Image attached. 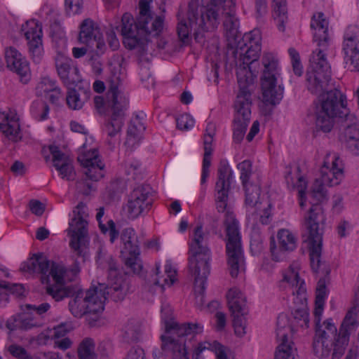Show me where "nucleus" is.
<instances>
[{
    "label": "nucleus",
    "instance_id": "f257e3e1",
    "mask_svg": "<svg viewBox=\"0 0 359 359\" xmlns=\"http://www.w3.org/2000/svg\"><path fill=\"white\" fill-rule=\"evenodd\" d=\"M108 278L107 283H98V287L86 292L76 290L73 286H65L66 282L74 280L80 272V268L75 262L72 268L67 270L64 264L50 262L42 253L34 254L23 264L21 270L29 273L41 275V280L46 284V292L56 302L65 297L74 296L69 302V310L76 318L85 315H96L104 310V304L108 298L114 302L123 300L128 285L122 277L117 276L116 264L111 256L107 258Z\"/></svg>",
    "mask_w": 359,
    "mask_h": 359
},
{
    "label": "nucleus",
    "instance_id": "f03ea898",
    "mask_svg": "<svg viewBox=\"0 0 359 359\" xmlns=\"http://www.w3.org/2000/svg\"><path fill=\"white\" fill-rule=\"evenodd\" d=\"M215 8L205 9L199 6L198 0H190L187 17L177 14V33L180 41L188 45L193 34L199 42L204 34L217 28L219 18L223 17V25L227 40L236 43L241 34L238 30L239 20L236 15V0H210Z\"/></svg>",
    "mask_w": 359,
    "mask_h": 359
},
{
    "label": "nucleus",
    "instance_id": "7ed1b4c3",
    "mask_svg": "<svg viewBox=\"0 0 359 359\" xmlns=\"http://www.w3.org/2000/svg\"><path fill=\"white\" fill-rule=\"evenodd\" d=\"M326 295L325 280L320 278L318 282L315 300L316 328L313 341V352L319 358H327L331 355L332 359H339L344 353L349 341V336L355 330L358 323L351 318L350 313L346 315L339 332L330 319L326 320L320 325V316L323 311Z\"/></svg>",
    "mask_w": 359,
    "mask_h": 359
},
{
    "label": "nucleus",
    "instance_id": "20e7f679",
    "mask_svg": "<svg viewBox=\"0 0 359 359\" xmlns=\"http://www.w3.org/2000/svg\"><path fill=\"white\" fill-rule=\"evenodd\" d=\"M314 29L313 40L318 48L309 57V69L306 73L307 89L313 94L322 93L327 88L331 79V67L327 60V49L330 44L328 22L321 12L313 15L311 22Z\"/></svg>",
    "mask_w": 359,
    "mask_h": 359
},
{
    "label": "nucleus",
    "instance_id": "39448f33",
    "mask_svg": "<svg viewBox=\"0 0 359 359\" xmlns=\"http://www.w3.org/2000/svg\"><path fill=\"white\" fill-rule=\"evenodd\" d=\"M107 93L105 97L95 96L94 104L99 114L111 112L105 128L110 140L108 143L114 145L123 126L125 111L128 106V99L123 91V83L118 75L112 74L107 81Z\"/></svg>",
    "mask_w": 359,
    "mask_h": 359
},
{
    "label": "nucleus",
    "instance_id": "423d86ee",
    "mask_svg": "<svg viewBox=\"0 0 359 359\" xmlns=\"http://www.w3.org/2000/svg\"><path fill=\"white\" fill-rule=\"evenodd\" d=\"M207 238L202 226H197L189 245V271L194 277V292L200 304L203 302L206 278L210 273V252L207 246Z\"/></svg>",
    "mask_w": 359,
    "mask_h": 359
},
{
    "label": "nucleus",
    "instance_id": "0eeeda50",
    "mask_svg": "<svg viewBox=\"0 0 359 359\" xmlns=\"http://www.w3.org/2000/svg\"><path fill=\"white\" fill-rule=\"evenodd\" d=\"M261 32L255 29L244 34L243 41H238L233 52L236 76L238 86L243 81L247 91L251 93L253 86V78L251 72V65L257 60L261 52Z\"/></svg>",
    "mask_w": 359,
    "mask_h": 359
},
{
    "label": "nucleus",
    "instance_id": "6e6552de",
    "mask_svg": "<svg viewBox=\"0 0 359 359\" xmlns=\"http://www.w3.org/2000/svg\"><path fill=\"white\" fill-rule=\"evenodd\" d=\"M304 224L308 233L311 266L315 273L325 269V264L321 261L323 236L325 216L323 207L313 204L304 215Z\"/></svg>",
    "mask_w": 359,
    "mask_h": 359
},
{
    "label": "nucleus",
    "instance_id": "1a4fd4ad",
    "mask_svg": "<svg viewBox=\"0 0 359 359\" xmlns=\"http://www.w3.org/2000/svg\"><path fill=\"white\" fill-rule=\"evenodd\" d=\"M323 92L319 93L321 95V104L316 112V125L317 128L328 133L333 127L334 118L339 116L343 118L346 113L349 111L344 104L346 97L339 90L334 89L322 94Z\"/></svg>",
    "mask_w": 359,
    "mask_h": 359
},
{
    "label": "nucleus",
    "instance_id": "9d476101",
    "mask_svg": "<svg viewBox=\"0 0 359 359\" xmlns=\"http://www.w3.org/2000/svg\"><path fill=\"white\" fill-rule=\"evenodd\" d=\"M264 69L261 77L262 101L266 105L274 106L283 96V88L278 83L280 73L278 60L271 53H265L262 57Z\"/></svg>",
    "mask_w": 359,
    "mask_h": 359
},
{
    "label": "nucleus",
    "instance_id": "9b49d317",
    "mask_svg": "<svg viewBox=\"0 0 359 359\" xmlns=\"http://www.w3.org/2000/svg\"><path fill=\"white\" fill-rule=\"evenodd\" d=\"M283 283L287 285L288 289L290 290L292 295L297 294L299 297L300 301L306 300L304 287V282L299 279L298 272L293 268H290L283 275ZM292 320L291 325L287 326V323L285 325V332L287 334L288 332H294L299 328L306 329L309 327V315L306 306L302 302V306L295 309L292 313ZM281 316H285L282 314ZM287 318V317H285ZM287 319V318H286ZM288 323V320H287Z\"/></svg>",
    "mask_w": 359,
    "mask_h": 359
},
{
    "label": "nucleus",
    "instance_id": "f8f14e48",
    "mask_svg": "<svg viewBox=\"0 0 359 359\" xmlns=\"http://www.w3.org/2000/svg\"><path fill=\"white\" fill-rule=\"evenodd\" d=\"M227 265L232 278L245 271V260L242 250L238 222L232 215H227L225 219Z\"/></svg>",
    "mask_w": 359,
    "mask_h": 359
},
{
    "label": "nucleus",
    "instance_id": "ddd939ff",
    "mask_svg": "<svg viewBox=\"0 0 359 359\" xmlns=\"http://www.w3.org/2000/svg\"><path fill=\"white\" fill-rule=\"evenodd\" d=\"M320 178H317L312 186V196L318 202L326 199L325 186L332 187L339 184L343 177L342 162L335 153H328L320 170Z\"/></svg>",
    "mask_w": 359,
    "mask_h": 359
},
{
    "label": "nucleus",
    "instance_id": "4468645a",
    "mask_svg": "<svg viewBox=\"0 0 359 359\" xmlns=\"http://www.w3.org/2000/svg\"><path fill=\"white\" fill-rule=\"evenodd\" d=\"M89 214L86 204L80 202L73 210V217L69 223L67 234L70 246L77 255H81L88 242Z\"/></svg>",
    "mask_w": 359,
    "mask_h": 359
},
{
    "label": "nucleus",
    "instance_id": "2eb2a0df",
    "mask_svg": "<svg viewBox=\"0 0 359 359\" xmlns=\"http://www.w3.org/2000/svg\"><path fill=\"white\" fill-rule=\"evenodd\" d=\"M242 82L234 104L233 139L236 143L243 140L251 116V93L245 90Z\"/></svg>",
    "mask_w": 359,
    "mask_h": 359
},
{
    "label": "nucleus",
    "instance_id": "dca6fc26",
    "mask_svg": "<svg viewBox=\"0 0 359 359\" xmlns=\"http://www.w3.org/2000/svg\"><path fill=\"white\" fill-rule=\"evenodd\" d=\"M163 319L165 323V334L161 335V339L162 341V348L164 352L165 349L163 348V343L167 341L172 344L183 343L184 348L187 350L185 346V339L184 337L190 334H199L203 331V326L199 323H184L178 324L175 321L165 319V315H168L170 310L168 307H163L161 310ZM166 355V353H165Z\"/></svg>",
    "mask_w": 359,
    "mask_h": 359
},
{
    "label": "nucleus",
    "instance_id": "f3484780",
    "mask_svg": "<svg viewBox=\"0 0 359 359\" xmlns=\"http://www.w3.org/2000/svg\"><path fill=\"white\" fill-rule=\"evenodd\" d=\"M165 349L166 356L170 359H189L187 351L184 348L183 343L172 344L165 341L163 346ZM205 350H210L215 353L216 359H229L227 356V348L217 342L204 341L200 343L196 349V355L193 359H200V354Z\"/></svg>",
    "mask_w": 359,
    "mask_h": 359
},
{
    "label": "nucleus",
    "instance_id": "a211bd4d",
    "mask_svg": "<svg viewBox=\"0 0 359 359\" xmlns=\"http://www.w3.org/2000/svg\"><path fill=\"white\" fill-rule=\"evenodd\" d=\"M153 201V189L149 184L135 187L130 193L126 205L128 217L135 219L144 212H148Z\"/></svg>",
    "mask_w": 359,
    "mask_h": 359
},
{
    "label": "nucleus",
    "instance_id": "6ab92c4d",
    "mask_svg": "<svg viewBox=\"0 0 359 359\" xmlns=\"http://www.w3.org/2000/svg\"><path fill=\"white\" fill-rule=\"evenodd\" d=\"M121 34L123 36V43L129 49H133L138 43L142 41V37L147 35L154 36V32H151L149 26L147 29H142L139 25V20L135 22L133 16L129 13L123 14L122 19Z\"/></svg>",
    "mask_w": 359,
    "mask_h": 359
},
{
    "label": "nucleus",
    "instance_id": "aec40b11",
    "mask_svg": "<svg viewBox=\"0 0 359 359\" xmlns=\"http://www.w3.org/2000/svg\"><path fill=\"white\" fill-rule=\"evenodd\" d=\"M232 176L233 172L228 162L222 160L217 169V180L215 184V201L219 212H224L226 209Z\"/></svg>",
    "mask_w": 359,
    "mask_h": 359
},
{
    "label": "nucleus",
    "instance_id": "412c9836",
    "mask_svg": "<svg viewBox=\"0 0 359 359\" xmlns=\"http://www.w3.org/2000/svg\"><path fill=\"white\" fill-rule=\"evenodd\" d=\"M278 245L273 239L271 241L272 258L276 262L283 261L286 258L287 252L294 250L297 246V236L289 229H282L277 233Z\"/></svg>",
    "mask_w": 359,
    "mask_h": 359
},
{
    "label": "nucleus",
    "instance_id": "4be33fe9",
    "mask_svg": "<svg viewBox=\"0 0 359 359\" xmlns=\"http://www.w3.org/2000/svg\"><path fill=\"white\" fill-rule=\"evenodd\" d=\"M55 67L65 86L69 88L81 81L78 67L74 61L62 52H59L55 58Z\"/></svg>",
    "mask_w": 359,
    "mask_h": 359
},
{
    "label": "nucleus",
    "instance_id": "5701e85b",
    "mask_svg": "<svg viewBox=\"0 0 359 359\" xmlns=\"http://www.w3.org/2000/svg\"><path fill=\"white\" fill-rule=\"evenodd\" d=\"M27 29L25 32V36L27 40L29 54L36 63L41 61L43 54L42 43V27L35 20L27 22Z\"/></svg>",
    "mask_w": 359,
    "mask_h": 359
},
{
    "label": "nucleus",
    "instance_id": "b1692460",
    "mask_svg": "<svg viewBox=\"0 0 359 359\" xmlns=\"http://www.w3.org/2000/svg\"><path fill=\"white\" fill-rule=\"evenodd\" d=\"M287 319L285 316H279L277 320L276 337L280 341L274 354V359H297V349L294 343L288 339L285 332Z\"/></svg>",
    "mask_w": 359,
    "mask_h": 359
},
{
    "label": "nucleus",
    "instance_id": "393cba45",
    "mask_svg": "<svg viewBox=\"0 0 359 359\" xmlns=\"http://www.w3.org/2000/svg\"><path fill=\"white\" fill-rule=\"evenodd\" d=\"M78 161L85 169L84 175L87 177L98 181L104 176V163L99 158L98 151L95 149L80 154L77 157Z\"/></svg>",
    "mask_w": 359,
    "mask_h": 359
},
{
    "label": "nucleus",
    "instance_id": "a878e982",
    "mask_svg": "<svg viewBox=\"0 0 359 359\" xmlns=\"http://www.w3.org/2000/svg\"><path fill=\"white\" fill-rule=\"evenodd\" d=\"M341 127L348 149L353 154H359V120L353 114L346 113Z\"/></svg>",
    "mask_w": 359,
    "mask_h": 359
},
{
    "label": "nucleus",
    "instance_id": "bb28decb",
    "mask_svg": "<svg viewBox=\"0 0 359 359\" xmlns=\"http://www.w3.org/2000/svg\"><path fill=\"white\" fill-rule=\"evenodd\" d=\"M79 40L89 47L95 46L101 52L105 47L100 29L90 19L84 20L80 25Z\"/></svg>",
    "mask_w": 359,
    "mask_h": 359
},
{
    "label": "nucleus",
    "instance_id": "cd10ccee",
    "mask_svg": "<svg viewBox=\"0 0 359 359\" xmlns=\"http://www.w3.org/2000/svg\"><path fill=\"white\" fill-rule=\"evenodd\" d=\"M5 58L7 67L18 74L22 83H27L30 75L29 67L21 53L16 48L9 47L6 49Z\"/></svg>",
    "mask_w": 359,
    "mask_h": 359
},
{
    "label": "nucleus",
    "instance_id": "c85d7f7f",
    "mask_svg": "<svg viewBox=\"0 0 359 359\" xmlns=\"http://www.w3.org/2000/svg\"><path fill=\"white\" fill-rule=\"evenodd\" d=\"M343 50L351 65L356 71H359V29L356 27H348L344 35Z\"/></svg>",
    "mask_w": 359,
    "mask_h": 359
},
{
    "label": "nucleus",
    "instance_id": "c756f323",
    "mask_svg": "<svg viewBox=\"0 0 359 359\" xmlns=\"http://www.w3.org/2000/svg\"><path fill=\"white\" fill-rule=\"evenodd\" d=\"M40 326L39 321L32 314L30 310H27L24 306H21V312L9 318L6 327L10 331L17 330L27 331L34 327Z\"/></svg>",
    "mask_w": 359,
    "mask_h": 359
},
{
    "label": "nucleus",
    "instance_id": "7c9ffc66",
    "mask_svg": "<svg viewBox=\"0 0 359 359\" xmlns=\"http://www.w3.org/2000/svg\"><path fill=\"white\" fill-rule=\"evenodd\" d=\"M50 151L53 156V165L61 177L66 180H74L76 173L71 161L56 146H50Z\"/></svg>",
    "mask_w": 359,
    "mask_h": 359
},
{
    "label": "nucleus",
    "instance_id": "2f4dec72",
    "mask_svg": "<svg viewBox=\"0 0 359 359\" xmlns=\"http://www.w3.org/2000/svg\"><path fill=\"white\" fill-rule=\"evenodd\" d=\"M139 20V25L142 29L145 30L147 26H149L151 32H154V36H158L162 31L163 27V18L161 16H156L155 18L151 15L149 4L147 0H140V13L137 18Z\"/></svg>",
    "mask_w": 359,
    "mask_h": 359
},
{
    "label": "nucleus",
    "instance_id": "473e14b6",
    "mask_svg": "<svg viewBox=\"0 0 359 359\" xmlns=\"http://www.w3.org/2000/svg\"><path fill=\"white\" fill-rule=\"evenodd\" d=\"M0 130L13 142L21 140L18 118L13 113H0Z\"/></svg>",
    "mask_w": 359,
    "mask_h": 359
},
{
    "label": "nucleus",
    "instance_id": "72a5a7b5",
    "mask_svg": "<svg viewBox=\"0 0 359 359\" xmlns=\"http://www.w3.org/2000/svg\"><path fill=\"white\" fill-rule=\"evenodd\" d=\"M226 298L231 315L245 316L248 313L245 297L241 290L237 288L230 289Z\"/></svg>",
    "mask_w": 359,
    "mask_h": 359
},
{
    "label": "nucleus",
    "instance_id": "f704fd0d",
    "mask_svg": "<svg viewBox=\"0 0 359 359\" xmlns=\"http://www.w3.org/2000/svg\"><path fill=\"white\" fill-rule=\"evenodd\" d=\"M121 240L123 245L121 250L123 257L140 255L139 241L133 229H123L121 234Z\"/></svg>",
    "mask_w": 359,
    "mask_h": 359
},
{
    "label": "nucleus",
    "instance_id": "c9c22d12",
    "mask_svg": "<svg viewBox=\"0 0 359 359\" xmlns=\"http://www.w3.org/2000/svg\"><path fill=\"white\" fill-rule=\"evenodd\" d=\"M299 167L295 168V177L292 176L290 170H287L285 175V180L288 185L298 189L299 204L300 208L303 209L306 205L305 190L306 189V182L302 176H299Z\"/></svg>",
    "mask_w": 359,
    "mask_h": 359
},
{
    "label": "nucleus",
    "instance_id": "e433bc0d",
    "mask_svg": "<svg viewBox=\"0 0 359 359\" xmlns=\"http://www.w3.org/2000/svg\"><path fill=\"white\" fill-rule=\"evenodd\" d=\"M156 276L153 279V284L163 287L165 285H172L176 280V270L172 266L171 264L167 262L164 267V274L158 276L159 274V265L156 264Z\"/></svg>",
    "mask_w": 359,
    "mask_h": 359
},
{
    "label": "nucleus",
    "instance_id": "4c0bfd02",
    "mask_svg": "<svg viewBox=\"0 0 359 359\" xmlns=\"http://www.w3.org/2000/svg\"><path fill=\"white\" fill-rule=\"evenodd\" d=\"M88 98V94L84 90H77L68 88L66 95V103L68 107L73 110L81 109Z\"/></svg>",
    "mask_w": 359,
    "mask_h": 359
},
{
    "label": "nucleus",
    "instance_id": "58836bf2",
    "mask_svg": "<svg viewBox=\"0 0 359 359\" xmlns=\"http://www.w3.org/2000/svg\"><path fill=\"white\" fill-rule=\"evenodd\" d=\"M273 16L280 32L285 30V22L287 20L286 0H273Z\"/></svg>",
    "mask_w": 359,
    "mask_h": 359
},
{
    "label": "nucleus",
    "instance_id": "ea45409f",
    "mask_svg": "<svg viewBox=\"0 0 359 359\" xmlns=\"http://www.w3.org/2000/svg\"><path fill=\"white\" fill-rule=\"evenodd\" d=\"M142 335V323L136 319H130L123 328V338L127 342L137 341Z\"/></svg>",
    "mask_w": 359,
    "mask_h": 359
},
{
    "label": "nucleus",
    "instance_id": "a19ab883",
    "mask_svg": "<svg viewBox=\"0 0 359 359\" xmlns=\"http://www.w3.org/2000/svg\"><path fill=\"white\" fill-rule=\"evenodd\" d=\"M243 189L245 193L246 205L251 208L259 209V206L263 203L260 198L259 186L252 184L243 187Z\"/></svg>",
    "mask_w": 359,
    "mask_h": 359
},
{
    "label": "nucleus",
    "instance_id": "79ce46f5",
    "mask_svg": "<svg viewBox=\"0 0 359 359\" xmlns=\"http://www.w3.org/2000/svg\"><path fill=\"white\" fill-rule=\"evenodd\" d=\"M77 353L79 359H96L94 339L90 337L84 338L78 346Z\"/></svg>",
    "mask_w": 359,
    "mask_h": 359
},
{
    "label": "nucleus",
    "instance_id": "37998d69",
    "mask_svg": "<svg viewBox=\"0 0 359 359\" xmlns=\"http://www.w3.org/2000/svg\"><path fill=\"white\" fill-rule=\"evenodd\" d=\"M144 129V126L140 121H134L128 128L126 143L128 145H133L138 142Z\"/></svg>",
    "mask_w": 359,
    "mask_h": 359
},
{
    "label": "nucleus",
    "instance_id": "c03bdc74",
    "mask_svg": "<svg viewBox=\"0 0 359 359\" xmlns=\"http://www.w3.org/2000/svg\"><path fill=\"white\" fill-rule=\"evenodd\" d=\"M238 169L241 171L240 179L243 187L252 184L250 182V178L252 175V163L249 160H245L237 165Z\"/></svg>",
    "mask_w": 359,
    "mask_h": 359
},
{
    "label": "nucleus",
    "instance_id": "a18cd8bd",
    "mask_svg": "<svg viewBox=\"0 0 359 359\" xmlns=\"http://www.w3.org/2000/svg\"><path fill=\"white\" fill-rule=\"evenodd\" d=\"M288 53L291 57L294 74L297 76H301L303 74L304 71L303 66L300 62L299 53L293 48H289Z\"/></svg>",
    "mask_w": 359,
    "mask_h": 359
},
{
    "label": "nucleus",
    "instance_id": "49530a36",
    "mask_svg": "<svg viewBox=\"0 0 359 359\" xmlns=\"http://www.w3.org/2000/svg\"><path fill=\"white\" fill-rule=\"evenodd\" d=\"M134 48L137 49L138 60L141 64H148L151 60L152 55L148 53L147 44L142 41L139 42Z\"/></svg>",
    "mask_w": 359,
    "mask_h": 359
},
{
    "label": "nucleus",
    "instance_id": "de8ad7c7",
    "mask_svg": "<svg viewBox=\"0 0 359 359\" xmlns=\"http://www.w3.org/2000/svg\"><path fill=\"white\" fill-rule=\"evenodd\" d=\"M233 316V325L234 327L235 334L238 337H243L245 334V325L246 320L245 316L232 315Z\"/></svg>",
    "mask_w": 359,
    "mask_h": 359
},
{
    "label": "nucleus",
    "instance_id": "09e8293b",
    "mask_svg": "<svg viewBox=\"0 0 359 359\" xmlns=\"http://www.w3.org/2000/svg\"><path fill=\"white\" fill-rule=\"evenodd\" d=\"M139 255H132L123 257L126 265L135 273H139L142 269Z\"/></svg>",
    "mask_w": 359,
    "mask_h": 359
},
{
    "label": "nucleus",
    "instance_id": "8fccbe9b",
    "mask_svg": "<svg viewBox=\"0 0 359 359\" xmlns=\"http://www.w3.org/2000/svg\"><path fill=\"white\" fill-rule=\"evenodd\" d=\"M93 182L95 181L87 177L85 175L83 179L76 182V189L82 194L88 196L93 189Z\"/></svg>",
    "mask_w": 359,
    "mask_h": 359
},
{
    "label": "nucleus",
    "instance_id": "3c124183",
    "mask_svg": "<svg viewBox=\"0 0 359 359\" xmlns=\"http://www.w3.org/2000/svg\"><path fill=\"white\" fill-rule=\"evenodd\" d=\"M57 88L55 85V81L48 77H44L38 83L36 89L40 93H46L52 91Z\"/></svg>",
    "mask_w": 359,
    "mask_h": 359
},
{
    "label": "nucleus",
    "instance_id": "603ef678",
    "mask_svg": "<svg viewBox=\"0 0 359 359\" xmlns=\"http://www.w3.org/2000/svg\"><path fill=\"white\" fill-rule=\"evenodd\" d=\"M177 127L180 130H187L194 126L193 118L187 114L180 116L177 119Z\"/></svg>",
    "mask_w": 359,
    "mask_h": 359
},
{
    "label": "nucleus",
    "instance_id": "864d4df0",
    "mask_svg": "<svg viewBox=\"0 0 359 359\" xmlns=\"http://www.w3.org/2000/svg\"><path fill=\"white\" fill-rule=\"evenodd\" d=\"M255 211L259 215V221L262 224H268L270 217V204L267 202L266 204L259 206V209H255Z\"/></svg>",
    "mask_w": 359,
    "mask_h": 359
},
{
    "label": "nucleus",
    "instance_id": "5fc2aeb1",
    "mask_svg": "<svg viewBox=\"0 0 359 359\" xmlns=\"http://www.w3.org/2000/svg\"><path fill=\"white\" fill-rule=\"evenodd\" d=\"M255 211L259 215V221L262 224H268L270 217V204L267 202L266 204L259 206V209H255Z\"/></svg>",
    "mask_w": 359,
    "mask_h": 359
},
{
    "label": "nucleus",
    "instance_id": "6e6d98bb",
    "mask_svg": "<svg viewBox=\"0 0 359 359\" xmlns=\"http://www.w3.org/2000/svg\"><path fill=\"white\" fill-rule=\"evenodd\" d=\"M212 151H204V156L203 161V170L201 176V184L206 182V179L209 175V168L211 164V154Z\"/></svg>",
    "mask_w": 359,
    "mask_h": 359
},
{
    "label": "nucleus",
    "instance_id": "4d7b16f0",
    "mask_svg": "<svg viewBox=\"0 0 359 359\" xmlns=\"http://www.w3.org/2000/svg\"><path fill=\"white\" fill-rule=\"evenodd\" d=\"M31 212L36 216H41L45 211V205L38 200H31L29 203Z\"/></svg>",
    "mask_w": 359,
    "mask_h": 359
},
{
    "label": "nucleus",
    "instance_id": "13d9d810",
    "mask_svg": "<svg viewBox=\"0 0 359 359\" xmlns=\"http://www.w3.org/2000/svg\"><path fill=\"white\" fill-rule=\"evenodd\" d=\"M140 163L137 161H129L126 163V172L128 175H132L134 179L138 178L140 174Z\"/></svg>",
    "mask_w": 359,
    "mask_h": 359
},
{
    "label": "nucleus",
    "instance_id": "bf43d9fd",
    "mask_svg": "<svg viewBox=\"0 0 359 359\" xmlns=\"http://www.w3.org/2000/svg\"><path fill=\"white\" fill-rule=\"evenodd\" d=\"M25 307L27 310H30L35 311L39 315H42L46 313L50 308V306L48 303H43L39 306L32 305V304H25Z\"/></svg>",
    "mask_w": 359,
    "mask_h": 359
},
{
    "label": "nucleus",
    "instance_id": "052dcab7",
    "mask_svg": "<svg viewBox=\"0 0 359 359\" xmlns=\"http://www.w3.org/2000/svg\"><path fill=\"white\" fill-rule=\"evenodd\" d=\"M83 0H65V6L67 12L74 14L78 13L82 6Z\"/></svg>",
    "mask_w": 359,
    "mask_h": 359
},
{
    "label": "nucleus",
    "instance_id": "680f3d73",
    "mask_svg": "<svg viewBox=\"0 0 359 359\" xmlns=\"http://www.w3.org/2000/svg\"><path fill=\"white\" fill-rule=\"evenodd\" d=\"M126 359H144V350L138 346L133 347L128 351Z\"/></svg>",
    "mask_w": 359,
    "mask_h": 359
},
{
    "label": "nucleus",
    "instance_id": "e2e57ef3",
    "mask_svg": "<svg viewBox=\"0 0 359 359\" xmlns=\"http://www.w3.org/2000/svg\"><path fill=\"white\" fill-rule=\"evenodd\" d=\"M358 311H359V287H358L357 290L355 292L354 299L353 302V307L346 313V315L351 313V318L356 320L355 316Z\"/></svg>",
    "mask_w": 359,
    "mask_h": 359
},
{
    "label": "nucleus",
    "instance_id": "0e129e2a",
    "mask_svg": "<svg viewBox=\"0 0 359 359\" xmlns=\"http://www.w3.org/2000/svg\"><path fill=\"white\" fill-rule=\"evenodd\" d=\"M107 35L109 46L111 48L112 50H116L119 46V42L116 38L115 32L111 30L107 32Z\"/></svg>",
    "mask_w": 359,
    "mask_h": 359
},
{
    "label": "nucleus",
    "instance_id": "69168bd1",
    "mask_svg": "<svg viewBox=\"0 0 359 359\" xmlns=\"http://www.w3.org/2000/svg\"><path fill=\"white\" fill-rule=\"evenodd\" d=\"M8 351L13 356L18 358L22 354H25L26 349L21 346L12 344L9 346Z\"/></svg>",
    "mask_w": 359,
    "mask_h": 359
},
{
    "label": "nucleus",
    "instance_id": "338daca9",
    "mask_svg": "<svg viewBox=\"0 0 359 359\" xmlns=\"http://www.w3.org/2000/svg\"><path fill=\"white\" fill-rule=\"evenodd\" d=\"M11 170L16 175H22L25 172V168L22 162L16 161L11 165Z\"/></svg>",
    "mask_w": 359,
    "mask_h": 359
},
{
    "label": "nucleus",
    "instance_id": "774afa93",
    "mask_svg": "<svg viewBox=\"0 0 359 359\" xmlns=\"http://www.w3.org/2000/svg\"><path fill=\"white\" fill-rule=\"evenodd\" d=\"M107 224L109 226V236L111 243H114V241L118 236V231L116 229V225L113 220L109 219L107 222Z\"/></svg>",
    "mask_w": 359,
    "mask_h": 359
}]
</instances>
